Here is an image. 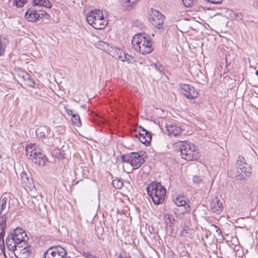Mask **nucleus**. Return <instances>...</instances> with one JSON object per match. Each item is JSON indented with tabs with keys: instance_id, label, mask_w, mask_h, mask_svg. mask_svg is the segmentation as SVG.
Segmentation results:
<instances>
[{
	"instance_id": "obj_1",
	"label": "nucleus",
	"mask_w": 258,
	"mask_h": 258,
	"mask_svg": "<svg viewBox=\"0 0 258 258\" xmlns=\"http://www.w3.org/2000/svg\"><path fill=\"white\" fill-rule=\"evenodd\" d=\"M132 44L137 51L143 54L150 53L153 50L150 37L145 34L135 35L132 39Z\"/></svg>"
},
{
	"instance_id": "obj_2",
	"label": "nucleus",
	"mask_w": 258,
	"mask_h": 258,
	"mask_svg": "<svg viewBox=\"0 0 258 258\" xmlns=\"http://www.w3.org/2000/svg\"><path fill=\"white\" fill-rule=\"evenodd\" d=\"M146 190L155 205H158L164 202L166 190L160 183L152 182L147 185Z\"/></svg>"
},
{
	"instance_id": "obj_3",
	"label": "nucleus",
	"mask_w": 258,
	"mask_h": 258,
	"mask_svg": "<svg viewBox=\"0 0 258 258\" xmlns=\"http://www.w3.org/2000/svg\"><path fill=\"white\" fill-rule=\"evenodd\" d=\"M181 158L188 161L197 160L200 156L198 147L188 142H179Z\"/></svg>"
},
{
	"instance_id": "obj_4",
	"label": "nucleus",
	"mask_w": 258,
	"mask_h": 258,
	"mask_svg": "<svg viewBox=\"0 0 258 258\" xmlns=\"http://www.w3.org/2000/svg\"><path fill=\"white\" fill-rule=\"evenodd\" d=\"M26 155L27 157L33 161L35 164L44 166L47 160L45 155L36 144H30L26 147Z\"/></svg>"
},
{
	"instance_id": "obj_5",
	"label": "nucleus",
	"mask_w": 258,
	"mask_h": 258,
	"mask_svg": "<svg viewBox=\"0 0 258 258\" xmlns=\"http://www.w3.org/2000/svg\"><path fill=\"white\" fill-rule=\"evenodd\" d=\"M235 168L236 170L235 176L238 180H244L250 174L251 169L242 156L238 157L235 164Z\"/></svg>"
},
{
	"instance_id": "obj_6",
	"label": "nucleus",
	"mask_w": 258,
	"mask_h": 258,
	"mask_svg": "<svg viewBox=\"0 0 258 258\" xmlns=\"http://www.w3.org/2000/svg\"><path fill=\"white\" fill-rule=\"evenodd\" d=\"M36 135L39 140L44 144L51 146L53 144L54 135L47 126H40L36 131Z\"/></svg>"
},
{
	"instance_id": "obj_7",
	"label": "nucleus",
	"mask_w": 258,
	"mask_h": 258,
	"mask_svg": "<svg viewBox=\"0 0 258 258\" xmlns=\"http://www.w3.org/2000/svg\"><path fill=\"white\" fill-rule=\"evenodd\" d=\"M66 254L65 249L58 245L49 247L44 253L43 258H64Z\"/></svg>"
},
{
	"instance_id": "obj_8",
	"label": "nucleus",
	"mask_w": 258,
	"mask_h": 258,
	"mask_svg": "<svg viewBox=\"0 0 258 258\" xmlns=\"http://www.w3.org/2000/svg\"><path fill=\"white\" fill-rule=\"evenodd\" d=\"M139 129V133L134 135V137L138 138L142 143L145 145H149L152 139L151 133L142 126H140Z\"/></svg>"
},
{
	"instance_id": "obj_9",
	"label": "nucleus",
	"mask_w": 258,
	"mask_h": 258,
	"mask_svg": "<svg viewBox=\"0 0 258 258\" xmlns=\"http://www.w3.org/2000/svg\"><path fill=\"white\" fill-rule=\"evenodd\" d=\"M164 18L159 12L154 10L152 11L150 19L152 25L159 29L162 27Z\"/></svg>"
},
{
	"instance_id": "obj_10",
	"label": "nucleus",
	"mask_w": 258,
	"mask_h": 258,
	"mask_svg": "<svg viewBox=\"0 0 258 258\" xmlns=\"http://www.w3.org/2000/svg\"><path fill=\"white\" fill-rule=\"evenodd\" d=\"M10 234L15 238L16 243L19 245L27 242L28 239L25 231L21 228H17Z\"/></svg>"
},
{
	"instance_id": "obj_11",
	"label": "nucleus",
	"mask_w": 258,
	"mask_h": 258,
	"mask_svg": "<svg viewBox=\"0 0 258 258\" xmlns=\"http://www.w3.org/2000/svg\"><path fill=\"white\" fill-rule=\"evenodd\" d=\"M182 94L188 99H194L197 97L198 93L195 88L188 84H182L180 85Z\"/></svg>"
},
{
	"instance_id": "obj_12",
	"label": "nucleus",
	"mask_w": 258,
	"mask_h": 258,
	"mask_svg": "<svg viewBox=\"0 0 258 258\" xmlns=\"http://www.w3.org/2000/svg\"><path fill=\"white\" fill-rule=\"evenodd\" d=\"M132 167L133 169H137L145 162L144 159V153L142 152H133Z\"/></svg>"
},
{
	"instance_id": "obj_13",
	"label": "nucleus",
	"mask_w": 258,
	"mask_h": 258,
	"mask_svg": "<svg viewBox=\"0 0 258 258\" xmlns=\"http://www.w3.org/2000/svg\"><path fill=\"white\" fill-rule=\"evenodd\" d=\"M190 211L189 203L184 204V206H180L174 209V214L177 217L183 219L185 214L188 213Z\"/></svg>"
},
{
	"instance_id": "obj_14",
	"label": "nucleus",
	"mask_w": 258,
	"mask_h": 258,
	"mask_svg": "<svg viewBox=\"0 0 258 258\" xmlns=\"http://www.w3.org/2000/svg\"><path fill=\"white\" fill-rule=\"evenodd\" d=\"M21 185L24 188H30L33 184L32 177L29 174L22 172L20 174Z\"/></svg>"
},
{
	"instance_id": "obj_15",
	"label": "nucleus",
	"mask_w": 258,
	"mask_h": 258,
	"mask_svg": "<svg viewBox=\"0 0 258 258\" xmlns=\"http://www.w3.org/2000/svg\"><path fill=\"white\" fill-rule=\"evenodd\" d=\"M98 13L97 20L91 24L90 25L96 29H101L105 27L106 23L102 12H99Z\"/></svg>"
},
{
	"instance_id": "obj_16",
	"label": "nucleus",
	"mask_w": 258,
	"mask_h": 258,
	"mask_svg": "<svg viewBox=\"0 0 258 258\" xmlns=\"http://www.w3.org/2000/svg\"><path fill=\"white\" fill-rule=\"evenodd\" d=\"M108 53L115 58L119 59L122 61H124V58H125V53L121 49L116 47H113L111 46Z\"/></svg>"
},
{
	"instance_id": "obj_17",
	"label": "nucleus",
	"mask_w": 258,
	"mask_h": 258,
	"mask_svg": "<svg viewBox=\"0 0 258 258\" xmlns=\"http://www.w3.org/2000/svg\"><path fill=\"white\" fill-rule=\"evenodd\" d=\"M210 210L213 213L220 214L223 209V206L221 202L217 198L213 199L210 203Z\"/></svg>"
},
{
	"instance_id": "obj_18",
	"label": "nucleus",
	"mask_w": 258,
	"mask_h": 258,
	"mask_svg": "<svg viewBox=\"0 0 258 258\" xmlns=\"http://www.w3.org/2000/svg\"><path fill=\"white\" fill-rule=\"evenodd\" d=\"M25 18L30 22H36L38 21V10L33 8L28 9L25 14Z\"/></svg>"
},
{
	"instance_id": "obj_19",
	"label": "nucleus",
	"mask_w": 258,
	"mask_h": 258,
	"mask_svg": "<svg viewBox=\"0 0 258 258\" xmlns=\"http://www.w3.org/2000/svg\"><path fill=\"white\" fill-rule=\"evenodd\" d=\"M166 130L169 135L173 136L174 137L179 136L182 132L180 127L172 124L166 125Z\"/></svg>"
},
{
	"instance_id": "obj_20",
	"label": "nucleus",
	"mask_w": 258,
	"mask_h": 258,
	"mask_svg": "<svg viewBox=\"0 0 258 258\" xmlns=\"http://www.w3.org/2000/svg\"><path fill=\"white\" fill-rule=\"evenodd\" d=\"M16 242V240H15V238L10 234L7 237L6 242L9 250L14 251L17 249V247H18V244Z\"/></svg>"
},
{
	"instance_id": "obj_21",
	"label": "nucleus",
	"mask_w": 258,
	"mask_h": 258,
	"mask_svg": "<svg viewBox=\"0 0 258 258\" xmlns=\"http://www.w3.org/2000/svg\"><path fill=\"white\" fill-rule=\"evenodd\" d=\"M9 200V197L7 196L2 197L0 204H1V209H0V215H2L4 212H5V214L8 213L10 209L9 204H8V201Z\"/></svg>"
},
{
	"instance_id": "obj_22",
	"label": "nucleus",
	"mask_w": 258,
	"mask_h": 258,
	"mask_svg": "<svg viewBox=\"0 0 258 258\" xmlns=\"http://www.w3.org/2000/svg\"><path fill=\"white\" fill-rule=\"evenodd\" d=\"M99 12L102 11L99 9H95L91 10L87 14L86 20L90 25L97 20Z\"/></svg>"
},
{
	"instance_id": "obj_23",
	"label": "nucleus",
	"mask_w": 258,
	"mask_h": 258,
	"mask_svg": "<svg viewBox=\"0 0 258 258\" xmlns=\"http://www.w3.org/2000/svg\"><path fill=\"white\" fill-rule=\"evenodd\" d=\"M172 202L177 206H184V204H186L189 203L186 202V198L183 196L178 195L175 197L172 198Z\"/></svg>"
},
{
	"instance_id": "obj_24",
	"label": "nucleus",
	"mask_w": 258,
	"mask_h": 258,
	"mask_svg": "<svg viewBox=\"0 0 258 258\" xmlns=\"http://www.w3.org/2000/svg\"><path fill=\"white\" fill-rule=\"evenodd\" d=\"M33 6H42L50 8L52 4L49 0H32Z\"/></svg>"
},
{
	"instance_id": "obj_25",
	"label": "nucleus",
	"mask_w": 258,
	"mask_h": 258,
	"mask_svg": "<svg viewBox=\"0 0 258 258\" xmlns=\"http://www.w3.org/2000/svg\"><path fill=\"white\" fill-rule=\"evenodd\" d=\"M96 46L99 49L103 50L108 53H109L110 48L112 46L109 45L107 43L102 41H99L97 42L96 43Z\"/></svg>"
},
{
	"instance_id": "obj_26",
	"label": "nucleus",
	"mask_w": 258,
	"mask_h": 258,
	"mask_svg": "<svg viewBox=\"0 0 258 258\" xmlns=\"http://www.w3.org/2000/svg\"><path fill=\"white\" fill-rule=\"evenodd\" d=\"M122 161L124 163H126L129 164L131 166H132V162L133 161V152H131L130 154L124 155L122 157Z\"/></svg>"
},
{
	"instance_id": "obj_27",
	"label": "nucleus",
	"mask_w": 258,
	"mask_h": 258,
	"mask_svg": "<svg viewBox=\"0 0 258 258\" xmlns=\"http://www.w3.org/2000/svg\"><path fill=\"white\" fill-rule=\"evenodd\" d=\"M71 120L73 123L78 127L82 125L81 119L79 115L76 114L72 115Z\"/></svg>"
},
{
	"instance_id": "obj_28",
	"label": "nucleus",
	"mask_w": 258,
	"mask_h": 258,
	"mask_svg": "<svg viewBox=\"0 0 258 258\" xmlns=\"http://www.w3.org/2000/svg\"><path fill=\"white\" fill-rule=\"evenodd\" d=\"M19 248H23V249H21V252L23 254H25L26 256H28L30 255V251L29 249L28 248V244L27 242L23 243V244H21L20 245H18Z\"/></svg>"
},
{
	"instance_id": "obj_29",
	"label": "nucleus",
	"mask_w": 258,
	"mask_h": 258,
	"mask_svg": "<svg viewBox=\"0 0 258 258\" xmlns=\"http://www.w3.org/2000/svg\"><path fill=\"white\" fill-rule=\"evenodd\" d=\"M6 219L7 218L5 216V214L1 215L0 216V229L1 230H5L6 227Z\"/></svg>"
},
{
	"instance_id": "obj_30",
	"label": "nucleus",
	"mask_w": 258,
	"mask_h": 258,
	"mask_svg": "<svg viewBox=\"0 0 258 258\" xmlns=\"http://www.w3.org/2000/svg\"><path fill=\"white\" fill-rule=\"evenodd\" d=\"M112 185L117 189H120L123 186V182L118 179H115L112 180Z\"/></svg>"
},
{
	"instance_id": "obj_31",
	"label": "nucleus",
	"mask_w": 258,
	"mask_h": 258,
	"mask_svg": "<svg viewBox=\"0 0 258 258\" xmlns=\"http://www.w3.org/2000/svg\"><path fill=\"white\" fill-rule=\"evenodd\" d=\"M6 39L1 38L0 37V56L4 54L6 47V42H5Z\"/></svg>"
},
{
	"instance_id": "obj_32",
	"label": "nucleus",
	"mask_w": 258,
	"mask_h": 258,
	"mask_svg": "<svg viewBox=\"0 0 258 258\" xmlns=\"http://www.w3.org/2000/svg\"><path fill=\"white\" fill-rule=\"evenodd\" d=\"M18 76L20 78H21L22 81L24 82L26 79H28L29 78V74L22 70L19 71L18 74Z\"/></svg>"
},
{
	"instance_id": "obj_33",
	"label": "nucleus",
	"mask_w": 258,
	"mask_h": 258,
	"mask_svg": "<svg viewBox=\"0 0 258 258\" xmlns=\"http://www.w3.org/2000/svg\"><path fill=\"white\" fill-rule=\"evenodd\" d=\"M38 21L40 19H42L43 17H45L48 19L50 15L47 13H46L45 11L40 10H38Z\"/></svg>"
},
{
	"instance_id": "obj_34",
	"label": "nucleus",
	"mask_w": 258,
	"mask_h": 258,
	"mask_svg": "<svg viewBox=\"0 0 258 258\" xmlns=\"http://www.w3.org/2000/svg\"><path fill=\"white\" fill-rule=\"evenodd\" d=\"M183 4L186 7H192L194 5L196 4L197 0H182Z\"/></svg>"
},
{
	"instance_id": "obj_35",
	"label": "nucleus",
	"mask_w": 258,
	"mask_h": 258,
	"mask_svg": "<svg viewBox=\"0 0 258 258\" xmlns=\"http://www.w3.org/2000/svg\"><path fill=\"white\" fill-rule=\"evenodd\" d=\"M24 83H25V85L32 88H34V82L31 79L30 75L29 76V78L28 79H26Z\"/></svg>"
},
{
	"instance_id": "obj_36",
	"label": "nucleus",
	"mask_w": 258,
	"mask_h": 258,
	"mask_svg": "<svg viewBox=\"0 0 258 258\" xmlns=\"http://www.w3.org/2000/svg\"><path fill=\"white\" fill-rule=\"evenodd\" d=\"M192 180L196 185H198L203 181V178L200 176L195 175L193 176Z\"/></svg>"
},
{
	"instance_id": "obj_37",
	"label": "nucleus",
	"mask_w": 258,
	"mask_h": 258,
	"mask_svg": "<svg viewBox=\"0 0 258 258\" xmlns=\"http://www.w3.org/2000/svg\"><path fill=\"white\" fill-rule=\"evenodd\" d=\"M27 2V0H15V5L17 7H22Z\"/></svg>"
},
{
	"instance_id": "obj_38",
	"label": "nucleus",
	"mask_w": 258,
	"mask_h": 258,
	"mask_svg": "<svg viewBox=\"0 0 258 258\" xmlns=\"http://www.w3.org/2000/svg\"><path fill=\"white\" fill-rule=\"evenodd\" d=\"M126 3L127 9L132 8V5L135 4L138 0H123Z\"/></svg>"
},
{
	"instance_id": "obj_39",
	"label": "nucleus",
	"mask_w": 258,
	"mask_h": 258,
	"mask_svg": "<svg viewBox=\"0 0 258 258\" xmlns=\"http://www.w3.org/2000/svg\"><path fill=\"white\" fill-rule=\"evenodd\" d=\"M83 255L85 258H99L93 255L92 253L89 251H84L83 253Z\"/></svg>"
},
{
	"instance_id": "obj_40",
	"label": "nucleus",
	"mask_w": 258,
	"mask_h": 258,
	"mask_svg": "<svg viewBox=\"0 0 258 258\" xmlns=\"http://www.w3.org/2000/svg\"><path fill=\"white\" fill-rule=\"evenodd\" d=\"M211 227L212 229L218 235L221 233L220 229L217 226L215 225H212Z\"/></svg>"
},
{
	"instance_id": "obj_41",
	"label": "nucleus",
	"mask_w": 258,
	"mask_h": 258,
	"mask_svg": "<svg viewBox=\"0 0 258 258\" xmlns=\"http://www.w3.org/2000/svg\"><path fill=\"white\" fill-rule=\"evenodd\" d=\"M189 230V228H188L187 226L184 227L181 232V235L183 236H184L186 235V233H188V231Z\"/></svg>"
},
{
	"instance_id": "obj_42",
	"label": "nucleus",
	"mask_w": 258,
	"mask_h": 258,
	"mask_svg": "<svg viewBox=\"0 0 258 258\" xmlns=\"http://www.w3.org/2000/svg\"><path fill=\"white\" fill-rule=\"evenodd\" d=\"M0 249L2 251L4 252L5 247L4 239H0Z\"/></svg>"
},
{
	"instance_id": "obj_43",
	"label": "nucleus",
	"mask_w": 258,
	"mask_h": 258,
	"mask_svg": "<svg viewBox=\"0 0 258 258\" xmlns=\"http://www.w3.org/2000/svg\"><path fill=\"white\" fill-rule=\"evenodd\" d=\"M206 1L209 3L217 4H220L222 2V0H206Z\"/></svg>"
},
{
	"instance_id": "obj_44",
	"label": "nucleus",
	"mask_w": 258,
	"mask_h": 258,
	"mask_svg": "<svg viewBox=\"0 0 258 258\" xmlns=\"http://www.w3.org/2000/svg\"><path fill=\"white\" fill-rule=\"evenodd\" d=\"M132 59L133 57L131 55L125 53V58H124V61H126L128 63H130L132 62L131 59Z\"/></svg>"
},
{
	"instance_id": "obj_45",
	"label": "nucleus",
	"mask_w": 258,
	"mask_h": 258,
	"mask_svg": "<svg viewBox=\"0 0 258 258\" xmlns=\"http://www.w3.org/2000/svg\"><path fill=\"white\" fill-rule=\"evenodd\" d=\"M64 108H65V109L66 110V111H67V113H68L69 114H70V115H72H72H73V114H75V113H73V111L72 110H71V109H69L67 108V107H64Z\"/></svg>"
},
{
	"instance_id": "obj_46",
	"label": "nucleus",
	"mask_w": 258,
	"mask_h": 258,
	"mask_svg": "<svg viewBox=\"0 0 258 258\" xmlns=\"http://www.w3.org/2000/svg\"><path fill=\"white\" fill-rule=\"evenodd\" d=\"M1 232L0 233V239H4L5 236V230H1Z\"/></svg>"
},
{
	"instance_id": "obj_47",
	"label": "nucleus",
	"mask_w": 258,
	"mask_h": 258,
	"mask_svg": "<svg viewBox=\"0 0 258 258\" xmlns=\"http://www.w3.org/2000/svg\"><path fill=\"white\" fill-rule=\"evenodd\" d=\"M155 67L158 69V70L160 71V72H161L162 71H163V67L161 65V64H159V68H158V64H155Z\"/></svg>"
},
{
	"instance_id": "obj_48",
	"label": "nucleus",
	"mask_w": 258,
	"mask_h": 258,
	"mask_svg": "<svg viewBox=\"0 0 258 258\" xmlns=\"http://www.w3.org/2000/svg\"><path fill=\"white\" fill-rule=\"evenodd\" d=\"M64 258H66V257L64 256Z\"/></svg>"
}]
</instances>
